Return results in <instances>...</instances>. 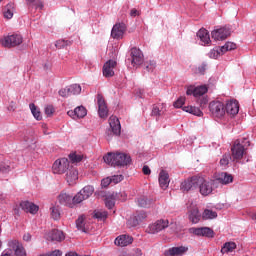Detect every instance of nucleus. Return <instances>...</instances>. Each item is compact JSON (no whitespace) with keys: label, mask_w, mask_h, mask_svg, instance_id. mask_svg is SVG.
<instances>
[{"label":"nucleus","mask_w":256,"mask_h":256,"mask_svg":"<svg viewBox=\"0 0 256 256\" xmlns=\"http://www.w3.org/2000/svg\"><path fill=\"white\" fill-rule=\"evenodd\" d=\"M45 113L46 115H53V113H55V108H53L51 105H48L45 107Z\"/></svg>","instance_id":"obj_57"},{"label":"nucleus","mask_w":256,"mask_h":256,"mask_svg":"<svg viewBox=\"0 0 256 256\" xmlns=\"http://www.w3.org/2000/svg\"><path fill=\"white\" fill-rule=\"evenodd\" d=\"M188 217L192 223H197L198 221H201V213H199V208H197V206H194L192 209H190Z\"/></svg>","instance_id":"obj_30"},{"label":"nucleus","mask_w":256,"mask_h":256,"mask_svg":"<svg viewBox=\"0 0 256 256\" xmlns=\"http://www.w3.org/2000/svg\"><path fill=\"white\" fill-rule=\"evenodd\" d=\"M29 108H30V111H31L33 117L35 119H37V121H41V119H43V117L41 116V112L39 111V109H37V106H35L34 103H31L29 105Z\"/></svg>","instance_id":"obj_37"},{"label":"nucleus","mask_w":256,"mask_h":256,"mask_svg":"<svg viewBox=\"0 0 256 256\" xmlns=\"http://www.w3.org/2000/svg\"><path fill=\"white\" fill-rule=\"evenodd\" d=\"M9 249L13 251L14 256H25V248H23V245L19 243L17 240L9 241L8 243Z\"/></svg>","instance_id":"obj_14"},{"label":"nucleus","mask_w":256,"mask_h":256,"mask_svg":"<svg viewBox=\"0 0 256 256\" xmlns=\"http://www.w3.org/2000/svg\"><path fill=\"white\" fill-rule=\"evenodd\" d=\"M131 63L133 67H139V65H143L144 56L141 49L134 47L131 49Z\"/></svg>","instance_id":"obj_10"},{"label":"nucleus","mask_w":256,"mask_h":256,"mask_svg":"<svg viewBox=\"0 0 256 256\" xmlns=\"http://www.w3.org/2000/svg\"><path fill=\"white\" fill-rule=\"evenodd\" d=\"M20 207L26 213H31V215H36L39 212V206L29 201H22Z\"/></svg>","instance_id":"obj_22"},{"label":"nucleus","mask_w":256,"mask_h":256,"mask_svg":"<svg viewBox=\"0 0 256 256\" xmlns=\"http://www.w3.org/2000/svg\"><path fill=\"white\" fill-rule=\"evenodd\" d=\"M111 177H107V178H104V179H102V181H101V185H102V187H109V185H111Z\"/></svg>","instance_id":"obj_56"},{"label":"nucleus","mask_w":256,"mask_h":256,"mask_svg":"<svg viewBox=\"0 0 256 256\" xmlns=\"http://www.w3.org/2000/svg\"><path fill=\"white\" fill-rule=\"evenodd\" d=\"M197 37H199L200 41L204 43V45H209L211 43V37L209 36V31L205 28H201L197 32Z\"/></svg>","instance_id":"obj_29"},{"label":"nucleus","mask_w":256,"mask_h":256,"mask_svg":"<svg viewBox=\"0 0 256 256\" xmlns=\"http://www.w3.org/2000/svg\"><path fill=\"white\" fill-rule=\"evenodd\" d=\"M209 91V87L207 85L200 86H189L186 91V95H194V97H203L205 93Z\"/></svg>","instance_id":"obj_11"},{"label":"nucleus","mask_w":256,"mask_h":256,"mask_svg":"<svg viewBox=\"0 0 256 256\" xmlns=\"http://www.w3.org/2000/svg\"><path fill=\"white\" fill-rule=\"evenodd\" d=\"M109 125L113 135H121V122L117 116H110Z\"/></svg>","instance_id":"obj_20"},{"label":"nucleus","mask_w":256,"mask_h":256,"mask_svg":"<svg viewBox=\"0 0 256 256\" xmlns=\"http://www.w3.org/2000/svg\"><path fill=\"white\" fill-rule=\"evenodd\" d=\"M24 241H31V234L27 233L23 236Z\"/></svg>","instance_id":"obj_63"},{"label":"nucleus","mask_w":256,"mask_h":256,"mask_svg":"<svg viewBox=\"0 0 256 256\" xmlns=\"http://www.w3.org/2000/svg\"><path fill=\"white\" fill-rule=\"evenodd\" d=\"M142 171L144 175H151V168L149 166H143Z\"/></svg>","instance_id":"obj_61"},{"label":"nucleus","mask_w":256,"mask_h":256,"mask_svg":"<svg viewBox=\"0 0 256 256\" xmlns=\"http://www.w3.org/2000/svg\"><path fill=\"white\" fill-rule=\"evenodd\" d=\"M65 256H79V254L77 252H68Z\"/></svg>","instance_id":"obj_64"},{"label":"nucleus","mask_w":256,"mask_h":256,"mask_svg":"<svg viewBox=\"0 0 256 256\" xmlns=\"http://www.w3.org/2000/svg\"><path fill=\"white\" fill-rule=\"evenodd\" d=\"M185 105V97H180L176 102H174V107L176 109H181Z\"/></svg>","instance_id":"obj_51"},{"label":"nucleus","mask_w":256,"mask_h":256,"mask_svg":"<svg viewBox=\"0 0 256 256\" xmlns=\"http://www.w3.org/2000/svg\"><path fill=\"white\" fill-rule=\"evenodd\" d=\"M111 183H114L115 185H117V183H121V181L123 180V175H114L112 177H110Z\"/></svg>","instance_id":"obj_53"},{"label":"nucleus","mask_w":256,"mask_h":256,"mask_svg":"<svg viewBox=\"0 0 256 256\" xmlns=\"http://www.w3.org/2000/svg\"><path fill=\"white\" fill-rule=\"evenodd\" d=\"M145 65L146 71L148 73H153V71H155V67H157V62H155V60H150Z\"/></svg>","instance_id":"obj_44"},{"label":"nucleus","mask_w":256,"mask_h":256,"mask_svg":"<svg viewBox=\"0 0 256 256\" xmlns=\"http://www.w3.org/2000/svg\"><path fill=\"white\" fill-rule=\"evenodd\" d=\"M106 207H108L109 209H113V207H115V202L113 200H109L107 199L105 202Z\"/></svg>","instance_id":"obj_59"},{"label":"nucleus","mask_w":256,"mask_h":256,"mask_svg":"<svg viewBox=\"0 0 256 256\" xmlns=\"http://www.w3.org/2000/svg\"><path fill=\"white\" fill-rule=\"evenodd\" d=\"M216 181H218V183H222V185H229V183H233V175L227 172H221L218 174Z\"/></svg>","instance_id":"obj_28"},{"label":"nucleus","mask_w":256,"mask_h":256,"mask_svg":"<svg viewBox=\"0 0 256 256\" xmlns=\"http://www.w3.org/2000/svg\"><path fill=\"white\" fill-rule=\"evenodd\" d=\"M114 243L118 247H127V245H131V243H133V237H131L127 234H123V235L118 236L115 239Z\"/></svg>","instance_id":"obj_25"},{"label":"nucleus","mask_w":256,"mask_h":256,"mask_svg":"<svg viewBox=\"0 0 256 256\" xmlns=\"http://www.w3.org/2000/svg\"><path fill=\"white\" fill-rule=\"evenodd\" d=\"M207 103H209V99L207 97L198 99V105H200L201 109H205V107H207Z\"/></svg>","instance_id":"obj_52"},{"label":"nucleus","mask_w":256,"mask_h":256,"mask_svg":"<svg viewBox=\"0 0 256 256\" xmlns=\"http://www.w3.org/2000/svg\"><path fill=\"white\" fill-rule=\"evenodd\" d=\"M68 87V91L71 95H79L81 93V86L79 84H72Z\"/></svg>","instance_id":"obj_40"},{"label":"nucleus","mask_w":256,"mask_h":256,"mask_svg":"<svg viewBox=\"0 0 256 256\" xmlns=\"http://www.w3.org/2000/svg\"><path fill=\"white\" fill-rule=\"evenodd\" d=\"M167 227H169V220L160 219L148 227V232L155 235V233H159L167 229Z\"/></svg>","instance_id":"obj_9"},{"label":"nucleus","mask_w":256,"mask_h":256,"mask_svg":"<svg viewBox=\"0 0 256 256\" xmlns=\"http://www.w3.org/2000/svg\"><path fill=\"white\" fill-rule=\"evenodd\" d=\"M115 67H117V61L115 60H108L104 65H103V76L104 77H113L115 75Z\"/></svg>","instance_id":"obj_13"},{"label":"nucleus","mask_w":256,"mask_h":256,"mask_svg":"<svg viewBox=\"0 0 256 256\" xmlns=\"http://www.w3.org/2000/svg\"><path fill=\"white\" fill-rule=\"evenodd\" d=\"M51 209V217L55 221H58V219H61V212H59V208L57 207H52Z\"/></svg>","instance_id":"obj_46"},{"label":"nucleus","mask_w":256,"mask_h":256,"mask_svg":"<svg viewBox=\"0 0 256 256\" xmlns=\"http://www.w3.org/2000/svg\"><path fill=\"white\" fill-rule=\"evenodd\" d=\"M76 227L78 231H82V233H85V216H79L76 220Z\"/></svg>","instance_id":"obj_41"},{"label":"nucleus","mask_w":256,"mask_h":256,"mask_svg":"<svg viewBox=\"0 0 256 256\" xmlns=\"http://www.w3.org/2000/svg\"><path fill=\"white\" fill-rule=\"evenodd\" d=\"M237 249V244L235 242H226L221 248V253H233Z\"/></svg>","instance_id":"obj_33"},{"label":"nucleus","mask_w":256,"mask_h":256,"mask_svg":"<svg viewBox=\"0 0 256 256\" xmlns=\"http://www.w3.org/2000/svg\"><path fill=\"white\" fill-rule=\"evenodd\" d=\"M67 45H69V41H67V40H58L55 43L56 49H63L65 47H67Z\"/></svg>","instance_id":"obj_49"},{"label":"nucleus","mask_w":256,"mask_h":256,"mask_svg":"<svg viewBox=\"0 0 256 256\" xmlns=\"http://www.w3.org/2000/svg\"><path fill=\"white\" fill-rule=\"evenodd\" d=\"M151 115L153 117H161L163 115V104L153 105Z\"/></svg>","instance_id":"obj_36"},{"label":"nucleus","mask_w":256,"mask_h":256,"mask_svg":"<svg viewBox=\"0 0 256 256\" xmlns=\"http://www.w3.org/2000/svg\"><path fill=\"white\" fill-rule=\"evenodd\" d=\"M138 205L139 207H149V205H151V201L145 197H141L138 199Z\"/></svg>","instance_id":"obj_48"},{"label":"nucleus","mask_w":256,"mask_h":256,"mask_svg":"<svg viewBox=\"0 0 256 256\" xmlns=\"http://www.w3.org/2000/svg\"><path fill=\"white\" fill-rule=\"evenodd\" d=\"M198 178V176H193L191 179L182 182L180 186L181 191H191V189H195L199 181Z\"/></svg>","instance_id":"obj_23"},{"label":"nucleus","mask_w":256,"mask_h":256,"mask_svg":"<svg viewBox=\"0 0 256 256\" xmlns=\"http://www.w3.org/2000/svg\"><path fill=\"white\" fill-rule=\"evenodd\" d=\"M63 252H61V250H54L50 253H48V256H62Z\"/></svg>","instance_id":"obj_60"},{"label":"nucleus","mask_w":256,"mask_h":256,"mask_svg":"<svg viewBox=\"0 0 256 256\" xmlns=\"http://www.w3.org/2000/svg\"><path fill=\"white\" fill-rule=\"evenodd\" d=\"M202 219H204L205 221H207L208 219H217V212L210 209H205L202 213Z\"/></svg>","instance_id":"obj_35"},{"label":"nucleus","mask_w":256,"mask_h":256,"mask_svg":"<svg viewBox=\"0 0 256 256\" xmlns=\"http://www.w3.org/2000/svg\"><path fill=\"white\" fill-rule=\"evenodd\" d=\"M147 218V214L145 212H140L138 213L134 218H133V227H136V225H139L143 219Z\"/></svg>","instance_id":"obj_42"},{"label":"nucleus","mask_w":256,"mask_h":256,"mask_svg":"<svg viewBox=\"0 0 256 256\" xmlns=\"http://www.w3.org/2000/svg\"><path fill=\"white\" fill-rule=\"evenodd\" d=\"M79 179V172L76 168L70 167L66 171V181L69 185H75V181Z\"/></svg>","instance_id":"obj_24"},{"label":"nucleus","mask_w":256,"mask_h":256,"mask_svg":"<svg viewBox=\"0 0 256 256\" xmlns=\"http://www.w3.org/2000/svg\"><path fill=\"white\" fill-rule=\"evenodd\" d=\"M212 39H215V41H223L231 35V31L227 28H219L211 33Z\"/></svg>","instance_id":"obj_16"},{"label":"nucleus","mask_w":256,"mask_h":256,"mask_svg":"<svg viewBox=\"0 0 256 256\" xmlns=\"http://www.w3.org/2000/svg\"><path fill=\"white\" fill-rule=\"evenodd\" d=\"M224 109L225 113L231 115L232 117H235V115L239 113V102L236 100L227 101Z\"/></svg>","instance_id":"obj_15"},{"label":"nucleus","mask_w":256,"mask_h":256,"mask_svg":"<svg viewBox=\"0 0 256 256\" xmlns=\"http://www.w3.org/2000/svg\"><path fill=\"white\" fill-rule=\"evenodd\" d=\"M183 111L190 113L191 115H196V117H203V111L195 106H184Z\"/></svg>","instance_id":"obj_31"},{"label":"nucleus","mask_w":256,"mask_h":256,"mask_svg":"<svg viewBox=\"0 0 256 256\" xmlns=\"http://www.w3.org/2000/svg\"><path fill=\"white\" fill-rule=\"evenodd\" d=\"M141 15V12L139 10L133 8L130 10V17H139Z\"/></svg>","instance_id":"obj_58"},{"label":"nucleus","mask_w":256,"mask_h":256,"mask_svg":"<svg viewBox=\"0 0 256 256\" xmlns=\"http://www.w3.org/2000/svg\"><path fill=\"white\" fill-rule=\"evenodd\" d=\"M47 241H56L57 243H61V241H65V233L59 229H53L46 236Z\"/></svg>","instance_id":"obj_17"},{"label":"nucleus","mask_w":256,"mask_h":256,"mask_svg":"<svg viewBox=\"0 0 256 256\" xmlns=\"http://www.w3.org/2000/svg\"><path fill=\"white\" fill-rule=\"evenodd\" d=\"M11 163L9 161H0V173H10Z\"/></svg>","instance_id":"obj_38"},{"label":"nucleus","mask_w":256,"mask_h":256,"mask_svg":"<svg viewBox=\"0 0 256 256\" xmlns=\"http://www.w3.org/2000/svg\"><path fill=\"white\" fill-rule=\"evenodd\" d=\"M1 43L3 47H17L18 45H21V43H23V37L19 34H12L4 37L1 40Z\"/></svg>","instance_id":"obj_6"},{"label":"nucleus","mask_w":256,"mask_h":256,"mask_svg":"<svg viewBox=\"0 0 256 256\" xmlns=\"http://www.w3.org/2000/svg\"><path fill=\"white\" fill-rule=\"evenodd\" d=\"M69 160L67 158L57 159L52 165V173L54 175H63L66 171H69Z\"/></svg>","instance_id":"obj_4"},{"label":"nucleus","mask_w":256,"mask_h":256,"mask_svg":"<svg viewBox=\"0 0 256 256\" xmlns=\"http://www.w3.org/2000/svg\"><path fill=\"white\" fill-rule=\"evenodd\" d=\"M95 188L93 186L88 185L85 186L82 190H80L74 197L73 203H83V201L89 199L91 195H93Z\"/></svg>","instance_id":"obj_5"},{"label":"nucleus","mask_w":256,"mask_h":256,"mask_svg":"<svg viewBox=\"0 0 256 256\" xmlns=\"http://www.w3.org/2000/svg\"><path fill=\"white\" fill-rule=\"evenodd\" d=\"M209 110L214 117H223L225 115V104L221 101H212L209 104Z\"/></svg>","instance_id":"obj_7"},{"label":"nucleus","mask_w":256,"mask_h":256,"mask_svg":"<svg viewBox=\"0 0 256 256\" xmlns=\"http://www.w3.org/2000/svg\"><path fill=\"white\" fill-rule=\"evenodd\" d=\"M36 9H43V2L39 1L35 3Z\"/></svg>","instance_id":"obj_62"},{"label":"nucleus","mask_w":256,"mask_h":256,"mask_svg":"<svg viewBox=\"0 0 256 256\" xmlns=\"http://www.w3.org/2000/svg\"><path fill=\"white\" fill-rule=\"evenodd\" d=\"M205 71H207V64L203 63L196 68L195 73L198 75H205Z\"/></svg>","instance_id":"obj_50"},{"label":"nucleus","mask_w":256,"mask_h":256,"mask_svg":"<svg viewBox=\"0 0 256 256\" xmlns=\"http://www.w3.org/2000/svg\"><path fill=\"white\" fill-rule=\"evenodd\" d=\"M13 13H15V4L9 3L4 8L5 19H13Z\"/></svg>","instance_id":"obj_32"},{"label":"nucleus","mask_w":256,"mask_h":256,"mask_svg":"<svg viewBox=\"0 0 256 256\" xmlns=\"http://www.w3.org/2000/svg\"><path fill=\"white\" fill-rule=\"evenodd\" d=\"M107 165H112L113 167H127L131 165V156L127 153L122 152H109L103 157Z\"/></svg>","instance_id":"obj_1"},{"label":"nucleus","mask_w":256,"mask_h":256,"mask_svg":"<svg viewBox=\"0 0 256 256\" xmlns=\"http://www.w3.org/2000/svg\"><path fill=\"white\" fill-rule=\"evenodd\" d=\"M127 32V25L123 22L116 23L111 30L112 39H123V36Z\"/></svg>","instance_id":"obj_8"},{"label":"nucleus","mask_w":256,"mask_h":256,"mask_svg":"<svg viewBox=\"0 0 256 256\" xmlns=\"http://www.w3.org/2000/svg\"><path fill=\"white\" fill-rule=\"evenodd\" d=\"M222 53H227V51H233L234 49H237V44L233 42H226L224 46H221Z\"/></svg>","instance_id":"obj_43"},{"label":"nucleus","mask_w":256,"mask_h":256,"mask_svg":"<svg viewBox=\"0 0 256 256\" xmlns=\"http://www.w3.org/2000/svg\"><path fill=\"white\" fill-rule=\"evenodd\" d=\"M98 114L101 119L107 118L109 115V109L107 108V103L105 102V99H103L100 95H98Z\"/></svg>","instance_id":"obj_18"},{"label":"nucleus","mask_w":256,"mask_h":256,"mask_svg":"<svg viewBox=\"0 0 256 256\" xmlns=\"http://www.w3.org/2000/svg\"><path fill=\"white\" fill-rule=\"evenodd\" d=\"M69 159L72 163H81L83 161V155L72 153L69 155Z\"/></svg>","instance_id":"obj_45"},{"label":"nucleus","mask_w":256,"mask_h":256,"mask_svg":"<svg viewBox=\"0 0 256 256\" xmlns=\"http://www.w3.org/2000/svg\"><path fill=\"white\" fill-rule=\"evenodd\" d=\"M158 181H159V185H160L161 189H163V190L167 189L169 187V183H170L169 173H167V171H165V170H161L159 173Z\"/></svg>","instance_id":"obj_27"},{"label":"nucleus","mask_w":256,"mask_h":256,"mask_svg":"<svg viewBox=\"0 0 256 256\" xmlns=\"http://www.w3.org/2000/svg\"><path fill=\"white\" fill-rule=\"evenodd\" d=\"M190 231L198 237H208L209 239L215 237V232L209 227L191 228Z\"/></svg>","instance_id":"obj_12"},{"label":"nucleus","mask_w":256,"mask_h":256,"mask_svg":"<svg viewBox=\"0 0 256 256\" xmlns=\"http://www.w3.org/2000/svg\"><path fill=\"white\" fill-rule=\"evenodd\" d=\"M229 159H231L229 155H224L220 160V165H222V167H227V165H229Z\"/></svg>","instance_id":"obj_55"},{"label":"nucleus","mask_w":256,"mask_h":256,"mask_svg":"<svg viewBox=\"0 0 256 256\" xmlns=\"http://www.w3.org/2000/svg\"><path fill=\"white\" fill-rule=\"evenodd\" d=\"M58 93H59L60 97H71L68 87L60 89Z\"/></svg>","instance_id":"obj_54"},{"label":"nucleus","mask_w":256,"mask_h":256,"mask_svg":"<svg viewBox=\"0 0 256 256\" xmlns=\"http://www.w3.org/2000/svg\"><path fill=\"white\" fill-rule=\"evenodd\" d=\"M248 147L249 141L247 140V138H243L242 140H236L233 147L231 148L233 159H243V155H245V150Z\"/></svg>","instance_id":"obj_2"},{"label":"nucleus","mask_w":256,"mask_h":256,"mask_svg":"<svg viewBox=\"0 0 256 256\" xmlns=\"http://www.w3.org/2000/svg\"><path fill=\"white\" fill-rule=\"evenodd\" d=\"M213 185H215V180H205L203 177H198L197 187L204 197L213 193Z\"/></svg>","instance_id":"obj_3"},{"label":"nucleus","mask_w":256,"mask_h":256,"mask_svg":"<svg viewBox=\"0 0 256 256\" xmlns=\"http://www.w3.org/2000/svg\"><path fill=\"white\" fill-rule=\"evenodd\" d=\"M58 201L60 205H65L66 207H73V205H77L78 203L73 202V196L67 194L66 192H61L58 195Z\"/></svg>","instance_id":"obj_21"},{"label":"nucleus","mask_w":256,"mask_h":256,"mask_svg":"<svg viewBox=\"0 0 256 256\" xmlns=\"http://www.w3.org/2000/svg\"><path fill=\"white\" fill-rule=\"evenodd\" d=\"M112 197L118 201H127V193L125 192L115 193L112 195Z\"/></svg>","instance_id":"obj_47"},{"label":"nucleus","mask_w":256,"mask_h":256,"mask_svg":"<svg viewBox=\"0 0 256 256\" xmlns=\"http://www.w3.org/2000/svg\"><path fill=\"white\" fill-rule=\"evenodd\" d=\"M187 251H189V248L185 247V246L172 247L166 251V255L182 256V255H185L187 253Z\"/></svg>","instance_id":"obj_26"},{"label":"nucleus","mask_w":256,"mask_h":256,"mask_svg":"<svg viewBox=\"0 0 256 256\" xmlns=\"http://www.w3.org/2000/svg\"><path fill=\"white\" fill-rule=\"evenodd\" d=\"M67 115L72 119H83L87 115V109L84 106H78L74 110H69Z\"/></svg>","instance_id":"obj_19"},{"label":"nucleus","mask_w":256,"mask_h":256,"mask_svg":"<svg viewBox=\"0 0 256 256\" xmlns=\"http://www.w3.org/2000/svg\"><path fill=\"white\" fill-rule=\"evenodd\" d=\"M108 215L109 214L107 213V211L95 210L93 217L95 219H98V221H105V219H107Z\"/></svg>","instance_id":"obj_39"},{"label":"nucleus","mask_w":256,"mask_h":256,"mask_svg":"<svg viewBox=\"0 0 256 256\" xmlns=\"http://www.w3.org/2000/svg\"><path fill=\"white\" fill-rule=\"evenodd\" d=\"M221 55H225L223 52V48L216 46L209 52V57L211 59H217L218 57H221Z\"/></svg>","instance_id":"obj_34"}]
</instances>
